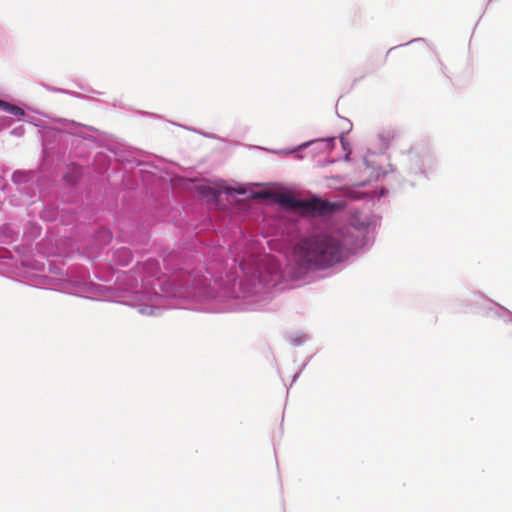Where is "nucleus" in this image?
Masks as SVG:
<instances>
[{
	"mask_svg": "<svg viewBox=\"0 0 512 512\" xmlns=\"http://www.w3.org/2000/svg\"><path fill=\"white\" fill-rule=\"evenodd\" d=\"M0 108L15 116H23L25 114L24 110L21 107L12 105L2 100H0Z\"/></svg>",
	"mask_w": 512,
	"mask_h": 512,
	"instance_id": "obj_3",
	"label": "nucleus"
},
{
	"mask_svg": "<svg viewBox=\"0 0 512 512\" xmlns=\"http://www.w3.org/2000/svg\"><path fill=\"white\" fill-rule=\"evenodd\" d=\"M344 251V244L336 234L323 231L311 233L293 244L281 272L274 258L267 259L260 279L267 285H276L282 277L292 281L305 280L312 272L323 271L340 263Z\"/></svg>",
	"mask_w": 512,
	"mask_h": 512,
	"instance_id": "obj_1",
	"label": "nucleus"
},
{
	"mask_svg": "<svg viewBox=\"0 0 512 512\" xmlns=\"http://www.w3.org/2000/svg\"><path fill=\"white\" fill-rule=\"evenodd\" d=\"M277 202L302 216H327L341 208V205L329 202L321 198L296 199L295 197L281 193L277 195Z\"/></svg>",
	"mask_w": 512,
	"mask_h": 512,
	"instance_id": "obj_2",
	"label": "nucleus"
}]
</instances>
